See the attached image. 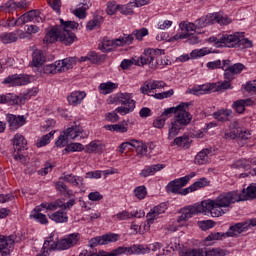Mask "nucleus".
<instances>
[{"label":"nucleus","mask_w":256,"mask_h":256,"mask_svg":"<svg viewBox=\"0 0 256 256\" xmlns=\"http://www.w3.org/2000/svg\"><path fill=\"white\" fill-rule=\"evenodd\" d=\"M49 219H51V221H55V223H67V221H69V217H67V213L61 212V211H57L49 215Z\"/></svg>","instance_id":"38"},{"label":"nucleus","mask_w":256,"mask_h":256,"mask_svg":"<svg viewBox=\"0 0 256 256\" xmlns=\"http://www.w3.org/2000/svg\"><path fill=\"white\" fill-rule=\"evenodd\" d=\"M179 39H188V42L191 45H197V43H199V37H197L193 33H181V34H176L173 37L174 41H179Z\"/></svg>","instance_id":"33"},{"label":"nucleus","mask_w":256,"mask_h":256,"mask_svg":"<svg viewBox=\"0 0 256 256\" xmlns=\"http://www.w3.org/2000/svg\"><path fill=\"white\" fill-rule=\"evenodd\" d=\"M60 29L64 31H69V29H77L79 27V23L75 21H65L60 19Z\"/></svg>","instance_id":"47"},{"label":"nucleus","mask_w":256,"mask_h":256,"mask_svg":"<svg viewBox=\"0 0 256 256\" xmlns=\"http://www.w3.org/2000/svg\"><path fill=\"white\" fill-rule=\"evenodd\" d=\"M85 149L81 143H70L66 144V148L63 150V153H75L77 151H83Z\"/></svg>","instance_id":"46"},{"label":"nucleus","mask_w":256,"mask_h":256,"mask_svg":"<svg viewBox=\"0 0 256 256\" xmlns=\"http://www.w3.org/2000/svg\"><path fill=\"white\" fill-rule=\"evenodd\" d=\"M60 179H63L66 181V183H71V185H75V187H79V181L83 183V178L79 176H75L73 174L65 175L64 177H61Z\"/></svg>","instance_id":"44"},{"label":"nucleus","mask_w":256,"mask_h":256,"mask_svg":"<svg viewBox=\"0 0 256 256\" xmlns=\"http://www.w3.org/2000/svg\"><path fill=\"white\" fill-rule=\"evenodd\" d=\"M161 55H165V50L148 48L139 57L141 65H149L150 69H157L159 65H169V60L159 59Z\"/></svg>","instance_id":"5"},{"label":"nucleus","mask_w":256,"mask_h":256,"mask_svg":"<svg viewBox=\"0 0 256 256\" xmlns=\"http://www.w3.org/2000/svg\"><path fill=\"white\" fill-rule=\"evenodd\" d=\"M172 145H177L178 147H189V136L184 135L175 138Z\"/></svg>","instance_id":"48"},{"label":"nucleus","mask_w":256,"mask_h":256,"mask_svg":"<svg viewBox=\"0 0 256 256\" xmlns=\"http://www.w3.org/2000/svg\"><path fill=\"white\" fill-rule=\"evenodd\" d=\"M103 151V145L97 142H91L86 146V153H101Z\"/></svg>","instance_id":"49"},{"label":"nucleus","mask_w":256,"mask_h":256,"mask_svg":"<svg viewBox=\"0 0 256 256\" xmlns=\"http://www.w3.org/2000/svg\"><path fill=\"white\" fill-rule=\"evenodd\" d=\"M45 63V55L42 50H35L32 54L33 67H41Z\"/></svg>","instance_id":"34"},{"label":"nucleus","mask_w":256,"mask_h":256,"mask_svg":"<svg viewBox=\"0 0 256 256\" xmlns=\"http://www.w3.org/2000/svg\"><path fill=\"white\" fill-rule=\"evenodd\" d=\"M89 9V6L87 5V2H82L79 4V7L75 10H73V15L75 17H78V19H85L87 17V10Z\"/></svg>","instance_id":"37"},{"label":"nucleus","mask_w":256,"mask_h":256,"mask_svg":"<svg viewBox=\"0 0 256 256\" xmlns=\"http://www.w3.org/2000/svg\"><path fill=\"white\" fill-rule=\"evenodd\" d=\"M220 43L224 44V47L235 48L238 49H249L253 47V42L247 38H245V33L243 32H235L233 34H223Z\"/></svg>","instance_id":"4"},{"label":"nucleus","mask_w":256,"mask_h":256,"mask_svg":"<svg viewBox=\"0 0 256 256\" xmlns=\"http://www.w3.org/2000/svg\"><path fill=\"white\" fill-rule=\"evenodd\" d=\"M189 102H182L176 107L167 108L161 115V117H169L174 113L175 117L171 122V128L168 132V139L171 140L174 137L179 135V131L181 129H185L189 123H191V119H193V115L189 113Z\"/></svg>","instance_id":"1"},{"label":"nucleus","mask_w":256,"mask_h":256,"mask_svg":"<svg viewBox=\"0 0 256 256\" xmlns=\"http://www.w3.org/2000/svg\"><path fill=\"white\" fill-rule=\"evenodd\" d=\"M251 165H256V158H251L250 160L242 159L238 160L233 164L234 169H251Z\"/></svg>","instance_id":"32"},{"label":"nucleus","mask_w":256,"mask_h":256,"mask_svg":"<svg viewBox=\"0 0 256 256\" xmlns=\"http://www.w3.org/2000/svg\"><path fill=\"white\" fill-rule=\"evenodd\" d=\"M119 241V234L108 233L102 236H97L89 241V247H97V245H109V243H117Z\"/></svg>","instance_id":"11"},{"label":"nucleus","mask_w":256,"mask_h":256,"mask_svg":"<svg viewBox=\"0 0 256 256\" xmlns=\"http://www.w3.org/2000/svg\"><path fill=\"white\" fill-rule=\"evenodd\" d=\"M224 79L225 81H229L230 83L235 79V74L231 67H226L224 70Z\"/></svg>","instance_id":"64"},{"label":"nucleus","mask_w":256,"mask_h":256,"mask_svg":"<svg viewBox=\"0 0 256 256\" xmlns=\"http://www.w3.org/2000/svg\"><path fill=\"white\" fill-rule=\"evenodd\" d=\"M85 97H87V93H85V91H74L67 97V101L69 105L77 107V105H81Z\"/></svg>","instance_id":"22"},{"label":"nucleus","mask_w":256,"mask_h":256,"mask_svg":"<svg viewBox=\"0 0 256 256\" xmlns=\"http://www.w3.org/2000/svg\"><path fill=\"white\" fill-rule=\"evenodd\" d=\"M240 201H253L256 199V183L250 184L246 189L239 193Z\"/></svg>","instance_id":"21"},{"label":"nucleus","mask_w":256,"mask_h":256,"mask_svg":"<svg viewBox=\"0 0 256 256\" xmlns=\"http://www.w3.org/2000/svg\"><path fill=\"white\" fill-rule=\"evenodd\" d=\"M209 86H212V88H210V91H212L213 93H217L219 91H227V89H233V87L231 86V82H229L228 80H224L218 83H210Z\"/></svg>","instance_id":"28"},{"label":"nucleus","mask_w":256,"mask_h":256,"mask_svg":"<svg viewBox=\"0 0 256 256\" xmlns=\"http://www.w3.org/2000/svg\"><path fill=\"white\" fill-rule=\"evenodd\" d=\"M208 185L209 180H207V178H200L192 184V187H194V191H197V189H203V187H207Z\"/></svg>","instance_id":"58"},{"label":"nucleus","mask_w":256,"mask_h":256,"mask_svg":"<svg viewBox=\"0 0 256 256\" xmlns=\"http://www.w3.org/2000/svg\"><path fill=\"white\" fill-rule=\"evenodd\" d=\"M249 230V223L247 222H240L236 223L229 227L228 231L225 233H222V237H239L241 233H245V231Z\"/></svg>","instance_id":"12"},{"label":"nucleus","mask_w":256,"mask_h":256,"mask_svg":"<svg viewBox=\"0 0 256 256\" xmlns=\"http://www.w3.org/2000/svg\"><path fill=\"white\" fill-rule=\"evenodd\" d=\"M13 249H15V239H13V236L5 237L0 235L1 256L11 255Z\"/></svg>","instance_id":"13"},{"label":"nucleus","mask_w":256,"mask_h":256,"mask_svg":"<svg viewBox=\"0 0 256 256\" xmlns=\"http://www.w3.org/2000/svg\"><path fill=\"white\" fill-rule=\"evenodd\" d=\"M55 234H50V237L44 242L43 249H48V251H66V249H71V247H75L77 243H79V239H81V234L72 233L62 238L58 241H53V237Z\"/></svg>","instance_id":"2"},{"label":"nucleus","mask_w":256,"mask_h":256,"mask_svg":"<svg viewBox=\"0 0 256 256\" xmlns=\"http://www.w3.org/2000/svg\"><path fill=\"white\" fill-rule=\"evenodd\" d=\"M119 255H121V250L119 247L112 250L111 252H106L105 250L98 251V256H119Z\"/></svg>","instance_id":"61"},{"label":"nucleus","mask_w":256,"mask_h":256,"mask_svg":"<svg viewBox=\"0 0 256 256\" xmlns=\"http://www.w3.org/2000/svg\"><path fill=\"white\" fill-rule=\"evenodd\" d=\"M180 29L182 31H186V33H189L191 31H196L197 24L182 22L180 23Z\"/></svg>","instance_id":"59"},{"label":"nucleus","mask_w":256,"mask_h":256,"mask_svg":"<svg viewBox=\"0 0 256 256\" xmlns=\"http://www.w3.org/2000/svg\"><path fill=\"white\" fill-rule=\"evenodd\" d=\"M214 119H217V121H221L222 123H225V121H229L231 118H233V110H220L213 113Z\"/></svg>","instance_id":"26"},{"label":"nucleus","mask_w":256,"mask_h":256,"mask_svg":"<svg viewBox=\"0 0 256 256\" xmlns=\"http://www.w3.org/2000/svg\"><path fill=\"white\" fill-rule=\"evenodd\" d=\"M55 187L57 191L60 192L61 195H64V197H71V195H73V192L67 189V185L62 181L56 182Z\"/></svg>","instance_id":"43"},{"label":"nucleus","mask_w":256,"mask_h":256,"mask_svg":"<svg viewBox=\"0 0 256 256\" xmlns=\"http://www.w3.org/2000/svg\"><path fill=\"white\" fill-rule=\"evenodd\" d=\"M119 11V5L115 2H108L107 3V8H106V13L108 15H115Z\"/></svg>","instance_id":"60"},{"label":"nucleus","mask_w":256,"mask_h":256,"mask_svg":"<svg viewBox=\"0 0 256 256\" xmlns=\"http://www.w3.org/2000/svg\"><path fill=\"white\" fill-rule=\"evenodd\" d=\"M105 119L110 123H117L119 121V115H117V111L108 112L105 114Z\"/></svg>","instance_id":"62"},{"label":"nucleus","mask_w":256,"mask_h":256,"mask_svg":"<svg viewBox=\"0 0 256 256\" xmlns=\"http://www.w3.org/2000/svg\"><path fill=\"white\" fill-rule=\"evenodd\" d=\"M134 194L137 199H145L147 197V188L145 186H138L134 189Z\"/></svg>","instance_id":"53"},{"label":"nucleus","mask_w":256,"mask_h":256,"mask_svg":"<svg viewBox=\"0 0 256 256\" xmlns=\"http://www.w3.org/2000/svg\"><path fill=\"white\" fill-rule=\"evenodd\" d=\"M200 211L205 215H211V217H223L225 215V210L215 200L202 201L200 203Z\"/></svg>","instance_id":"8"},{"label":"nucleus","mask_w":256,"mask_h":256,"mask_svg":"<svg viewBox=\"0 0 256 256\" xmlns=\"http://www.w3.org/2000/svg\"><path fill=\"white\" fill-rule=\"evenodd\" d=\"M135 109V105H133L132 103L126 107L120 106L118 108L115 109L116 113H119L120 115H128V113H131L132 111H134Z\"/></svg>","instance_id":"55"},{"label":"nucleus","mask_w":256,"mask_h":256,"mask_svg":"<svg viewBox=\"0 0 256 256\" xmlns=\"http://www.w3.org/2000/svg\"><path fill=\"white\" fill-rule=\"evenodd\" d=\"M6 119L9 123V128L11 131H17L19 127H23V125H25V116L8 114Z\"/></svg>","instance_id":"18"},{"label":"nucleus","mask_w":256,"mask_h":256,"mask_svg":"<svg viewBox=\"0 0 256 256\" xmlns=\"http://www.w3.org/2000/svg\"><path fill=\"white\" fill-rule=\"evenodd\" d=\"M30 218L35 219L38 223H41V225H47V223H49L47 215L45 214H30Z\"/></svg>","instance_id":"57"},{"label":"nucleus","mask_w":256,"mask_h":256,"mask_svg":"<svg viewBox=\"0 0 256 256\" xmlns=\"http://www.w3.org/2000/svg\"><path fill=\"white\" fill-rule=\"evenodd\" d=\"M135 39V36L133 35V32L129 35L124 34V37L122 38H117L116 43H118L119 47H123L125 45H131Z\"/></svg>","instance_id":"42"},{"label":"nucleus","mask_w":256,"mask_h":256,"mask_svg":"<svg viewBox=\"0 0 256 256\" xmlns=\"http://www.w3.org/2000/svg\"><path fill=\"white\" fill-rule=\"evenodd\" d=\"M61 61H56L54 64H47L44 66V73L47 75H55V73H61L60 66Z\"/></svg>","instance_id":"40"},{"label":"nucleus","mask_w":256,"mask_h":256,"mask_svg":"<svg viewBox=\"0 0 256 256\" xmlns=\"http://www.w3.org/2000/svg\"><path fill=\"white\" fill-rule=\"evenodd\" d=\"M198 225L202 231H208V229H212V227H215V221L213 220H204L198 222Z\"/></svg>","instance_id":"56"},{"label":"nucleus","mask_w":256,"mask_h":256,"mask_svg":"<svg viewBox=\"0 0 256 256\" xmlns=\"http://www.w3.org/2000/svg\"><path fill=\"white\" fill-rule=\"evenodd\" d=\"M132 35H134L135 39L137 41H143V37H147L149 35V30L147 28H141L139 30H134L132 32Z\"/></svg>","instance_id":"52"},{"label":"nucleus","mask_w":256,"mask_h":256,"mask_svg":"<svg viewBox=\"0 0 256 256\" xmlns=\"http://www.w3.org/2000/svg\"><path fill=\"white\" fill-rule=\"evenodd\" d=\"M101 23H103V18H102V16L97 15L87 23L86 29L88 31H93V29H95L97 27H101Z\"/></svg>","instance_id":"41"},{"label":"nucleus","mask_w":256,"mask_h":256,"mask_svg":"<svg viewBox=\"0 0 256 256\" xmlns=\"http://www.w3.org/2000/svg\"><path fill=\"white\" fill-rule=\"evenodd\" d=\"M213 86H209V84L199 86L197 88H191L187 90V93H190L191 95H207V93H211V89Z\"/></svg>","instance_id":"35"},{"label":"nucleus","mask_w":256,"mask_h":256,"mask_svg":"<svg viewBox=\"0 0 256 256\" xmlns=\"http://www.w3.org/2000/svg\"><path fill=\"white\" fill-rule=\"evenodd\" d=\"M120 255H145L149 253V247H145L141 244H134L130 247L120 246Z\"/></svg>","instance_id":"14"},{"label":"nucleus","mask_w":256,"mask_h":256,"mask_svg":"<svg viewBox=\"0 0 256 256\" xmlns=\"http://www.w3.org/2000/svg\"><path fill=\"white\" fill-rule=\"evenodd\" d=\"M251 105H253V100H251V98L240 99L233 102L232 109H234L236 113L241 114L245 112V107H249Z\"/></svg>","instance_id":"24"},{"label":"nucleus","mask_w":256,"mask_h":256,"mask_svg":"<svg viewBox=\"0 0 256 256\" xmlns=\"http://www.w3.org/2000/svg\"><path fill=\"white\" fill-rule=\"evenodd\" d=\"M88 54L90 63H94V65H100V63H104L105 59H107L105 54H97V52H90Z\"/></svg>","instance_id":"39"},{"label":"nucleus","mask_w":256,"mask_h":256,"mask_svg":"<svg viewBox=\"0 0 256 256\" xmlns=\"http://www.w3.org/2000/svg\"><path fill=\"white\" fill-rule=\"evenodd\" d=\"M133 4L129 3L127 5H119L118 6V11H120V13L122 15H133Z\"/></svg>","instance_id":"54"},{"label":"nucleus","mask_w":256,"mask_h":256,"mask_svg":"<svg viewBox=\"0 0 256 256\" xmlns=\"http://www.w3.org/2000/svg\"><path fill=\"white\" fill-rule=\"evenodd\" d=\"M53 135H55V130H52L48 134L44 135L36 143L37 147H45V145H49V141H51V137H53Z\"/></svg>","instance_id":"50"},{"label":"nucleus","mask_w":256,"mask_h":256,"mask_svg":"<svg viewBox=\"0 0 256 256\" xmlns=\"http://www.w3.org/2000/svg\"><path fill=\"white\" fill-rule=\"evenodd\" d=\"M37 93H38V90L37 88H35L25 93L22 98H19V96L12 93L0 94V104L19 105V103H25L27 99H31V97H35Z\"/></svg>","instance_id":"7"},{"label":"nucleus","mask_w":256,"mask_h":256,"mask_svg":"<svg viewBox=\"0 0 256 256\" xmlns=\"http://www.w3.org/2000/svg\"><path fill=\"white\" fill-rule=\"evenodd\" d=\"M167 211V203H161L157 206H155L147 215V221L148 223H153L157 217L160 215H163Z\"/></svg>","instance_id":"20"},{"label":"nucleus","mask_w":256,"mask_h":256,"mask_svg":"<svg viewBox=\"0 0 256 256\" xmlns=\"http://www.w3.org/2000/svg\"><path fill=\"white\" fill-rule=\"evenodd\" d=\"M83 133V128L80 126H72L68 128L64 134H61L56 141V147H65L69 143V139H77Z\"/></svg>","instance_id":"10"},{"label":"nucleus","mask_w":256,"mask_h":256,"mask_svg":"<svg viewBox=\"0 0 256 256\" xmlns=\"http://www.w3.org/2000/svg\"><path fill=\"white\" fill-rule=\"evenodd\" d=\"M117 87H119V84L108 81L105 83H101L98 89L100 93H102V95H109V93H113V91H115Z\"/></svg>","instance_id":"30"},{"label":"nucleus","mask_w":256,"mask_h":256,"mask_svg":"<svg viewBox=\"0 0 256 256\" xmlns=\"http://www.w3.org/2000/svg\"><path fill=\"white\" fill-rule=\"evenodd\" d=\"M75 63H76V60L74 57L61 60L59 65L60 73H64L65 71H69V69H73V66L75 65Z\"/></svg>","instance_id":"36"},{"label":"nucleus","mask_w":256,"mask_h":256,"mask_svg":"<svg viewBox=\"0 0 256 256\" xmlns=\"http://www.w3.org/2000/svg\"><path fill=\"white\" fill-rule=\"evenodd\" d=\"M205 251L206 248H194L183 252L181 256H205Z\"/></svg>","instance_id":"51"},{"label":"nucleus","mask_w":256,"mask_h":256,"mask_svg":"<svg viewBox=\"0 0 256 256\" xmlns=\"http://www.w3.org/2000/svg\"><path fill=\"white\" fill-rule=\"evenodd\" d=\"M165 121H167V117L160 116L156 120H154L153 126L156 129H163V127H165Z\"/></svg>","instance_id":"63"},{"label":"nucleus","mask_w":256,"mask_h":256,"mask_svg":"<svg viewBox=\"0 0 256 256\" xmlns=\"http://www.w3.org/2000/svg\"><path fill=\"white\" fill-rule=\"evenodd\" d=\"M29 83V77L22 76L19 77L17 74L8 76L6 79L3 80L4 85H10V87H19L21 85H27Z\"/></svg>","instance_id":"17"},{"label":"nucleus","mask_w":256,"mask_h":256,"mask_svg":"<svg viewBox=\"0 0 256 256\" xmlns=\"http://www.w3.org/2000/svg\"><path fill=\"white\" fill-rule=\"evenodd\" d=\"M212 153L211 149L204 148L202 151H200L196 156L194 163L196 165H207L209 163V155Z\"/></svg>","instance_id":"25"},{"label":"nucleus","mask_w":256,"mask_h":256,"mask_svg":"<svg viewBox=\"0 0 256 256\" xmlns=\"http://www.w3.org/2000/svg\"><path fill=\"white\" fill-rule=\"evenodd\" d=\"M201 204H196L194 206H188L180 210L181 215L178 217L177 221L183 223V221H189L193 215L201 213Z\"/></svg>","instance_id":"15"},{"label":"nucleus","mask_w":256,"mask_h":256,"mask_svg":"<svg viewBox=\"0 0 256 256\" xmlns=\"http://www.w3.org/2000/svg\"><path fill=\"white\" fill-rule=\"evenodd\" d=\"M133 94L131 93H119L116 94L112 100H110V103H115L116 105H135V100L132 99Z\"/></svg>","instance_id":"16"},{"label":"nucleus","mask_w":256,"mask_h":256,"mask_svg":"<svg viewBox=\"0 0 256 256\" xmlns=\"http://www.w3.org/2000/svg\"><path fill=\"white\" fill-rule=\"evenodd\" d=\"M12 143L14 146V150L18 152L27 147V140L23 135L19 133L14 136Z\"/></svg>","instance_id":"27"},{"label":"nucleus","mask_w":256,"mask_h":256,"mask_svg":"<svg viewBox=\"0 0 256 256\" xmlns=\"http://www.w3.org/2000/svg\"><path fill=\"white\" fill-rule=\"evenodd\" d=\"M98 47L102 53H110V51H113V47H119V43L117 42V39L104 40Z\"/></svg>","instance_id":"29"},{"label":"nucleus","mask_w":256,"mask_h":256,"mask_svg":"<svg viewBox=\"0 0 256 256\" xmlns=\"http://www.w3.org/2000/svg\"><path fill=\"white\" fill-rule=\"evenodd\" d=\"M206 19L208 25H215V23H219V25H229V23H231V19L220 16L219 13L208 14L206 15Z\"/></svg>","instance_id":"23"},{"label":"nucleus","mask_w":256,"mask_h":256,"mask_svg":"<svg viewBox=\"0 0 256 256\" xmlns=\"http://www.w3.org/2000/svg\"><path fill=\"white\" fill-rule=\"evenodd\" d=\"M185 182L186 181L183 180L182 178L170 181L166 186L167 193H174L176 195H180L181 189H183V187L187 185Z\"/></svg>","instance_id":"19"},{"label":"nucleus","mask_w":256,"mask_h":256,"mask_svg":"<svg viewBox=\"0 0 256 256\" xmlns=\"http://www.w3.org/2000/svg\"><path fill=\"white\" fill-rule=\"evenodd\" d=\"M77 36L75 33L69 30H63L59 25H56L50 29V31L44 37V43H55L61 41L63 45H73Z\"/></svg>","instance_id":"3"},{"label":"nucleus","mask_w":256,"mask_h":256,"mask_svg":"<svg viewBox=\"0 0 256 256\" xmlns=\"http://www.w3.org/2000/svg\"><path fill=\"white\" fill-rule=\"evenodd\" d=\"M0 39H1L2 43H4L5 45H7L9 43H16L17 34H15V32L5 33V34L0 35Z\"/></svg>","instance_id":"45"},{"label":"nucleus","mask_w":256,"mask_h":256,"mask_svg":"<svg viewBox=\"0 0 256 256\" xmlns=\"http://www.w3.org/2000/svg\"><path fill=\"white\" fill-rule=\"evenodd\" d=\"M214 201H216V204L220 207L226 209V207H231L233 203H239V201H241V195H239V191L224 192L216 197Z\"/></svg>","instance_id":"9"},{"label":"nucleus","mask_w":256,"mask_h":256,"mask_svg":"<svg viewBox=\"0 0 256 256\" xmlns=\"http://www.w3.org/2000/svg\"><path fill=\"white\" fill-rule=\"evenodd\" d=\"M229 127L230 131L224 134V139H237L241 147L249 143L252 137L251 131L241 128V125L237 121L231 122Z\"/></svg>","instance_id":"6"},{"label":"nucleus","mask_w":256,"mask_h":256,"mask_svg":"<svg viewBox=\"0 0 256 256\" xmlns=\"http://www.w3.org/2000/svg\"><path fill=\"white\" fill-rule=\"evenodd\" d=\"M130 147H133L137 155H139L140 157H143V155L147 154V144L141 141L131 140Z\"/></svg>","instance_id":"31"}]
</instances>
